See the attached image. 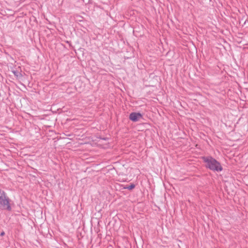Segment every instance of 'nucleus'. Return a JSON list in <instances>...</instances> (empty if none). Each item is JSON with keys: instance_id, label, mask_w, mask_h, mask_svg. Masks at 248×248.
<instances>
[{"instance_id": "1", "label": "nucleus", "mask_w": 248, "mask_h": 248, "mask_svg": "<svg viewBox=\"0 0 248 248\" xmlns=\"http://www.w3.org/2000/svg\"><path fill=\"white\" fill-rule=\"evenodd\" d=\"M203 159L206 164V167L210 170L218 172L221 171L222 170V167L220 163L214 158L211 156H207L203 157Z\"/></svg>"}, {"instance_id": "2", "label": "nucleus", "mask_w": 248, "mask_h": 248, "mask_svg": "<svg viewBox=\"0 0 248 248\" xmlns=\"http://www.w3.org/2000/svg\"><path fill=\"white\" fill-rule=\"evenodd\" d=\"M0 207L10 210L11 208L9 203V200L4 191L0 190Z\"/></svg>"}, {"instance_id": "3", "label": "nucleus", "mask_w": 248, "mask_h": 248, "mask_svg": "<svg viewBox=\"0 0 248 248\" xmlns=\"http://www.w3.org/2000/svg\"><path fill=\"white\" fill-rule=\"evenodd\" d=\"M142 118L140 113L132 112L129 115V119L133 122H137Z\"/></svg>"}, {"instance_id": "4", "label": "nucleus", "mask_w": 248, "mask_h": 248, "mask_svg": "<svg viewBox=\"0 0 248 248\" xmlns=\"http://www.w3.org/2000/svg\"><path fill=\"white\" fill-rule=\"evenodd\" d=\"M135 187V185L134 184H131L130 185L127 186L126 187V188H127L129 190H132Z\"/></svg>"}, {"instance_id": "5", "label": "nucleus", "mask_w": 248, "mask_h": 248, "mask_svg": "<svg viewBox=\"0 0 248 248\" xmlns=\"http://www.w3.org/2000/svg\"><path fill=\"white\" fill-rule=\"evenodd\" d=\"M5 233L4 232H2L0 233V236H3L4 235Z\"/></svg>"}]
</instances>
